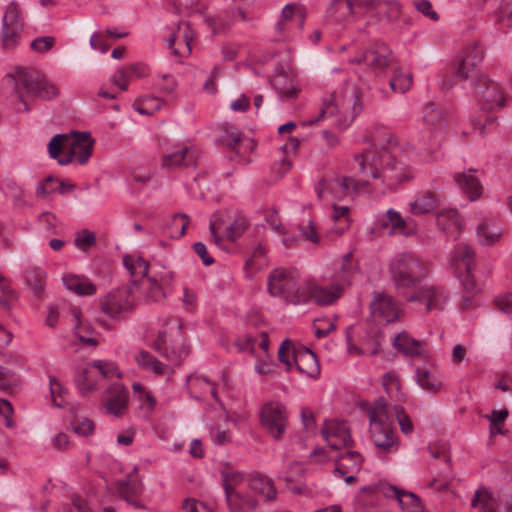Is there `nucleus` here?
I'll return each instance as SVG.
<instances>
[{
    "mask_svg": "<svg viewBox=\"0 0 512 512\" xmlns=\"http://www.w3.org/2000/svg\"><path fill=\"white\" fill-rule=\"evenodd\" d=\"M417 384L424 390L437 393L442 388L441 381L426 369H416L415 372Z\"/></svg>",
    "mask_w": 512,
    "mask_h": 512,
    "instance_id": "obj_42",
    "label": "nucleus"
},
{
    "mask_svg": "<svg viewBox=\"0 0 512 512\" xmlns=\"http://www.w3.org/2000/svg\"><path fill=\"white\" fill-rule=\"evenodd\" d=\"M266 251L264 247L257 246L252 253V256L246 261L245 269L259 270L266 264L265 259Z\"/></svg>",
    "mask_w": 512,
    "mask_h": 512,
    "instance_id": "obj_56",
    "label": "nucleus"
},
{
    "mask_svg": "<svg viewBox=\"0 0 512 512\" xmlns=\"http://www.w3.org/2000/svg\"><path fill=\"white\" fill-rule=\"evenodd\" d=\"M260 418L266 432L274 440H281L288 426L286 407L278 402H269L262 407Z\"/></svg>",
    "mask_w": 512,
    "mask_h": 512,
    "instance_id": "obj_12",
    "label": "nucleus"
},
{
    "mask_svg": "<svg viewBox=\"0 0 512 512\" xmlns=\"http://www.w3.org/2000/svg\"><path fill=\"white\" fill-rule=\"evenodd\" d=\"M393 346L406 356H420L425 346L424 342L411 338L407 333H399L393 341Z\"/></svg>",
    "mask_w": 512,
    "mask_h": 512,
    "instance_id": "obj_33",
    "label": "nucleus"
},
{
    "mask_svg": "<svg viewBox=\"0 0 512 512\" xmlns=\"http://www.w3.org/2000/svg\"><path fill=\"white\" fill-rule=\"evenodd\" d=\"M182 328L179 318L169 317L153 342V349L175 365H179L190 352L189 346L182 341Z\"/></svg>",
    "mask_w": 512,
    "mask_h": 512,
    "instance_id": "obj_7",
    "label": "nucleus"
},
{
    "mask_svg": "<svg viewBox=\"0 0 512 512\" xmlns=\"http://www.w3.org/2000/svg\"><path fill=\"white\" fill-rule=\"evenodd\" d=\"M134 285H126L110 291L100 298L101 311L112 319H120L135 307Z\"/></svg>",
    "mask_w": 512,
    "mask_h": 512,
    "instance_id": "obj_11",
    "label": "nucleus"
},
{
    "mask_svg": "<svg viewBox=\"0 0 512 512\" xmlns=\"http://www.w3.org/2000/svg\"><path fill=\"white\" fill-rule=\"evenodd\" d=\"M453 258L456 261L458 269L460 267L464 268V272L458 276L463 289L467 293L478 292L477 283L472 275L475 260L474 250L467 244H458L454 249Z\"/></svg>",
    "mask_w": 512,
    "mask_h": 512,
    "instance_id": "obj_16",
    "label": "nucleus"
},
{
    "mask_svg": "<svg viewBox=\"0 0 512 512\" xmlns=\"http://www.w3.org/2000/svg\"><path fill=\"white\" fill-rule=\"evenodd\" d=\"M307 301L312 299L318 305H331L339 299L344 291L340 284L321 286L315 283L305 282Z\"/></svg>",
    "mask_w": 512,
    "mask_h": 512,
    "instance_id": "obj_22",
    "label": "nucleus"
},
{
    "mask_svg": "<svg viewBox=\"0 0 512 512\" xmlns=\"http://www.w3.org/2000/svg\"><path fill=\"white\" fill-rule=\"evenodd\" d=\"M370 439L382 457L399 449L397 432L393 427L390 406L383 398L377 399L368 410Z\"/></svg>",
    "mask_w": 512,
    "mask_h": 512,
    "instance_id": "obj_2",
    "label": "nucleus"
},
{
    "mask_svg": "<svg viewBox=\"0 0 512 512\" xmlns=\"http://www.w3.org/2000/svg\"><path fill=\"white\" fill-rule=\"evenodd\" d=\"M92 367L97 369L104 378H112L114 376L121 378L122 376L117 364L112 361L95 360L92 363Z\"/></svg>",
    "mask_w": 512,
    "mask_h": 512,
    "instance_id": "obj_52",
    "label": "nucleus"
},
{
    "mask_svg": "<svg viewBox=\"0 0 512 512\" xmlns=\"http://www.w3.org/2000/svg\"><path fill=\"white\" fill-rule=\"evenodd\" d=\"M268 292L293 304L307 302L305 281L300 280L299 272L294 268H276L267 278Z\"/></svg>",
    "mask_w": 512,
    "mask_h": 512,
    "instance_id": "obj_6",
    "label": "nucleus"
},
{
    "mask_svg": "<svg viewBox=\"0 0 512 512\" xmlns=\"http://www.w3.org/2000/svg\"><path fill=\"white\" fill-rule=\"evenodd\" d=\"M225 498L230 512H251L257 506V500L246 489L227 492Z\"/></svg>",
    "mask_w": 512,
    "mask_h": 512,
    "instance_id": "obj_26",
    "label": "nucleus"
},
{
    "mask_svg": "<svg viewBox=\"0 0 512 512\" xmlns=\"http://www.w3.org/2000/svg\"><path fill=\"white\" fill-rule=\"evenodd\" d=\"M274 88L279 92L281 100H291L297 97L298 90L291 85V81L284 74L277 75L272 82Z\"/></svg>",
    "mask_w": 512,
    "mask_h": 512,
    "instance_id": "obj_45",
    "label": "nucleus"
},
{
    "mask_svg": "<svg viewBox=\"0 0 512 512\" xmlns=\"http://www.w3.org/2000/svg\"><path fill=\"white\" fill-rule=\"evenodd\" d=\"M135 360L145 370L153 371L159 375L166 372V366L147 351H140L135 356Z\"/></svg>",
    "mask_w": 512,
    "mask_h": 512,
    "instance_id": "obj_44",
    "label": "nucleus"
},
{
    "mask_svg": "<svg viewBox=\"0 0 512 512\" xmlns=\"http://www.w3.org/2000/svg\"><path fill=\"white\" fill-rule=\"evenodd\" d=\"M472 89L478 106L484 112H495L506 105L505 90L498 82L486 76L477 77L472 83Z\"/></svg>",
    "mask_w": 512,
    "mask_h": 512,
    "instance_id": "obj_9",
    "label": "nucleus"
},
{
    "mask_svg": "<svg viewBox=\"0 0 512 512\" xmlns=\"http://www.w3.org/2000/svg\"><path fill=\"white\" fill-rule=\"evenodd\" d=\"M293 362L297 370L308 377L315 378L320 374L317 356L308 348H298L297 353L293 355Z\"/></svg>",
    "mask_w": 512,
    "mask_h": 512,
    "instance_id": "obj_25",
    "label": "nucleus"
},
{
    "mask_svg": "<svg viewBox=\"0 0 512 512\" xmlns=\"http://www.w3.org/2000/svg\"><path fill=\"white\" fill-rule=\"evenodd\" d=\"M476 233L480 244L492 245L499 241L502 228L496 221L485 220L478 225Z\"/></svg>",
    "mask_w": 512,
    "mask_h": 512,
    "instance_id": "obj_34",
    "label": "nucleus"
},
{
    "mask_svg": "<svg viewBox=\"0 0 512 512\" xmlns=\"http://www.w3.org/2000/svg\"><path fill=\"white\" fill-rule=\"evenodd\" d=\"M386 216L393 232L404 236H411L416 233L417 225L414 220L402 217L398 211L392 208L387 210Z\"/></svg>",
    "mask_w": 512,
    "mask_h": 512,
    "instance_id": "obj_31",
    "label": "nucleus"
},
{
    "mask_svg": "<svg viewBox=\"0 0 512 512\" xmlns=\"http://www.w3.org/2000/svg\"><path fill=\"white\" fill-rule=\"evenodd\" d=\"M439 203V194L433 190L418 192L408 203V210L412 215L420 216L433 212Z\"/></svg>",
    "mask_w": 512,
    "mask_h": 512,
    "instance_id": "obj_23",
    "label": "nucleus"
},
{
    "mask_svg": "<svg viewBox=\"0 0 512 512\" xmlns=\"http://www.w3.org/2000/svg\"><path fill=\"white\" fill-rule=\"evenodd\" d=\"M446 117L443 109L434 104L428 103L423 109L422 124L424 132L427 134L425 137L429 141H433L432 146L440 144L438 137L445 126Z\"/></svg>",
    "mask_w": 512,
    "mask_h": 512,
    "instance_id": "obj_18",
    "label": "nucleus"
},
{
    "mask_svg": "<svg viewBox=\"0 0 512 512\" xmlns=\"http://www.w3.org/2000/svg\"><path fill=\"white\" fill-rule=\"evenodd\" d=\"M137 485L132 484L126 480H119L116 482V492L119 497L123 498L128 504L136 507L142 508V505L139 501L134 499V496L137 494Z\"/></svg>",
    "mask_w": 512,
    "mask_h": 512,
    "instance_id": "obj_46",
    "label": "nucleus"
},
{
    "mask_svg": "<svg viewBox=\"0 0 512 512\" xmlns=\"http://www.w3.org/2000/svg\"><path fill=\"white\" fill-rule=\"evenodd\" d=\"M195 152L188 146H180L177 150L169 153L163 157V167L174 168L180 165H193L195 164Z\"/></svg>",
    "mask_w": 512,
    "mask_h": 512,
    "instance_id": "obj_32",
    "label": "nucleus"
},
{
    "mask_svg": "<svg viewBox=\"0 0 512 512\" xmlns=\"http://www.w3.org/2000/svg\"><path fill=\"white\" fill-rule=\"evenodd\" d=\"M389 84L393 92L403 94L408 91L412 85L411 74H402L401 72L395 71Z\"/></svg>",
    "mask_w": 512,
    "mask_h": 512,
    "instance_id": "obj_51",
    "label": "nucleus"
},
{
    "mask_svg": "<svg viewBox=\"0 0 512 512\" xmlns=\"http://www.w3.org/2000/svg\"><path fill=\"white\" fill-rule=\"evenodd\" d=\"M248 487L254 492L265 496L267 500H273L276 497V489L272 480L262 474L251 476Z\"/></svg>",
    "mask_w": 512,
    "mask_h": 512,
    "instance_id": "obj_40",
    "label": "nucleus"
},
{
    "mask_svg": "<svg viewBox=\"0 0 512 512\" xmlns=\"http://www.w3.org/2000/svg\"><path fill=\"white\" fill-rule=\"evenodd\" d=\"M476 173L477 170L469 169L467 172L457 173L454 176L459 188L471 201L476 200L482 194V185Z\"/></svg>",
    "mask_w": 512,
    "mask_h": 512,
    "instance_id": "obj_27",
    "label": "nucleus"
},
{
    "mask_svg": "<svg viewBox=\"0 0 512 512\" xmlns=\"http://www.w3.org/2000/svg\"><path fill=\"white\" fill-rule=\"evenodd\" d=\"M370 311L376 320L392 323L399 318L400 309L396 300L385 292H374Z\"/></svg>",
    "mask_w": 512,
    "mask_h": 512,
    "instance_id": "obj_19",
    "label": "nucleus"
},
{
    "mask_svg": "<svg viewBox=\"0 0 512 512\" xmlns=\"http://www.w3.org/2000/svg\"><path fill=\"white\" fill-rule=\"evenodd\" d=\"M24 278L26 285L32 290L34 295L42 298L46 283L45 271L42 268L31 267L25 270Z\"/></svg>",
    "mask_w": 512,
    "mask_h": 512,
    "instance_id": "obj_36",
    "label": "nucleus"
},
{
    "mask_svg": "<svg viewBox=\"0 0 512 512\" xmlns=\"http://www.w3.org/2000/svg\"><path fill=\"white\" fill-rule=\"evenodd\" d=\"M74 244L78 249L85 251L89 247L96 244L95 234L87 229H84L81 234L76 236Z\"/></svg>",
    "mask_w": 512,
    "mask_h": 512,
    "instance_id": "obj_60",
    "label": "nucleus"
},
{
    "mask_svg": "<svg viewBox=\"0 0 512 512\" xmlns=\"http://www.w3.org/2000/svg\"><path fill=\"white\" fill-rule=\"evenodd\" d=\"M165 299V293L161 284L156 278H149L146 287V300L151 302H161Z\"/></svg>",
    "mask_w": 512,
    "mask_h": 512,
    "instance_id": "obj_54",
    "label": "nucleus"
},
{
    "mask_svg": "<svg viewBox=\"0 0 512 512\" xmlns=\"http://www.w3.org/2000/svg\"><path fill=\"white\" fill-rule=\"evenodd\" d=\"M352 63H363L376 74L382 73L393 62L390 48L381 41L373 42L361 55L350 60Z\"/></svg>",
    "mask_w": 512,
    "mask_h": 512,
    "instance_id": "obj_14",
    "label": "nucleus"
},
{
    "mask_svg": "<svg viewBox=\"0 0 512 512\" xmlns=\"http://www.w3.org/2000/svg\"><path fill=\"white\" fill-rule=\"evenodd\" d=\"M24 21L20 15V7L16 1L7 6L2 19V45L5 49L15 48L20 40Z\"/></svg>",
    "mask_w": 512,
    "mask_h": 512,
    "instance_id": "obj_13",
    "label": "nucleus"
},
{
    "mask_svg": "<svg viewBox=\"0 0 512 512\" xmlns=\"http://www.w3.org/2000/svg\"><path fill=\"white\" fill-rule=\"evenodd\" d=\"M385 139H379L374 136L373 146L369 149H365L360 154H355L351 168L357 171L358 174L369 182V179H379V173L381 166L384 164L385 158L382 157L386 153L387 148L383 146L384 141L387 144L392 143V137L388 133H384Z\"/></svg>",
    "mask_w": 512,
    "mask_h": 512,
    "instance_id": "obj_8",
    "label": "nucleus"
},
{
    "mask_svg": "<svg viewBox=\"0 0 512 512\" xmlns=\"http://www.w3.org/2000/svg\"><path fill=\"white\" fill-rule=\"evenodd\" d=\"M363 462L362 455L357 451H346L342 453L336 462L335 474L344 476L349 469L359 470Z\"/></svg>",
    "mask_w": 512,
    "mask_h": 512,
    "instance_id": "obj_39",
    "label": "nucleus"
},
{
    "mask_svg": "<svg viewBox=\"0 0 512 512\" xmlns=\"http://www.w3.org/2000/svg\"><path fill=\"white\" fill-rule=\"evenodd\" d=\"M408 302H421L428 312L441 311L449 300L447 290L439 285H420L418 289L407 295Z\"/></svg>",
    "mask_w": 512,
    "mask_h": 512,
    "instance_id": "obj_15",
    "label": "nucleus"
},
{
    "mask_svg": "<svg viewBox=\"0 0 512 512\" xmlns=\"http://www.w3.org/2000/svg\"><path fill=\"white\" fill-rule=\"evenodd\" d=\"M123 264L133 276L144 277L148 274L149 263L142 257L125 255Z\"/></svg>",
    "mask_w": 512,
    "mask_h": 512,
    "instance_id": "obj_48",
    "label": "nucleus"
},
{
    "mask_svg": "<svg viewBox=\"0 0 512 512\" xmlns=\"http://www.w3.org/2000/svg\"><path fill=\"white\" fill-rule=\"evenodd\" d=\"M382 385L387 394H391L393 390L399 391L400 383L398 375L394 371H388L383 375Z\"/></svg>",
    "mask_w": 512,
    "mask_h": 512,
    "instance_id": "obj_63",
    "label": "nucleus"
},
{
    "mask_svg": "<svg viewBox=\"0 0 512 512\" xmlns=\"http://www.w3.org/2000/svg\"><path fill=\"white\" fill-rule=\"evenodd\" d=\"M385 495L397 499L402 509H411V512H421L423 509L421 499L413 492L390 486L387 488Z\"/></svg>",
    "mask_w": 512,
    "mask_h": 512,
    "instance_id": "obj_29",
    "label": "nucleus"
},
{
    "mask_svg": "<svg viewBox=\"0 0 512 512\" xmlns=\"http://www.w3.org/2000/svg\"><path fill=\"white\" fill-rule=\"evenodd\" d=\"M358 273V265L353 259V253L349 252L342 258L340 268L337 270L336 277L338 284L343 287L351 285L354 276Z\"/></svg>",
    "mask_w": 512,
    "mask_h": 512,
    "instance_id": "obj_37",
    "label": "nucleus"
},
{
    "mask_svg": "<svg viewBox=\"0 0 512 512\" xmlns=\"http://www.w3.org/2000/svg\"><path fill=\"white\" fill-rule=\"evenodd\" d=\"M209 228L215 243L219 244L223 239V235L230 241H235L246 230L247 220L244 216L239 215L234 218L233 222L225 224L222 217L215 213L210 221Z\"/></svg>",
    "mask_w": 512,
    "mask_h": 512,
    "instance_id": "obj_17",
    "label": "nucleus"
},
{
    "mask_svg": "<svg viewBox=\"0 0 512 512\" xmlns=\"http://www.w3.org/2000/svg\"><path fill=\"white\" fill-rule=\"evenodd\" d=\"M321 433L332 449L338 450L341 447L353 445V440L345 421L326 420Z\"/></svg>",
    "mask_w": 512,
    "mask_h": 512,
    "instance_id": "obj_21",
    "label": "nucleus"
},
{
    "mask_svg": "<svg viewBox=\"0 0 512 512\" xmlns=\"http://www.w3.org/2000/svg\"><path fill=\"white\" fill-rule=\"evenodd\" d=\"M128 391L120 383H115L107 389L105 402L106 411L117 417L123 415L127 409Z\"/></svg>",
    "mask_w": 512,
    "mask_h": 512,
    "instance_id": "obj_24",
    "label": "nucleus"
},
{
    "mask_svg": "<svg viewBox=\"0 0 512 512\" xmlns=\"http://www.w3.org/2000/svg\"><path fill=\"white\" fill-rule=\"evenodd\" d=\"M222 484L225 494L244 488V475L241 472L227 469L221 472Z\"/></svg>",
    "mask_w": 512,
    "mask_h": 512,
    "instance_id": "obj_43",
    "label": "nucleus"
},
{
    "mask_svg": "<svg viewBox=\"0 0 512 512\" xmlns=\"http://www.w3.org/2000/svg\"><path fill=\"white\" fill-rule=\"evenodd\" d=\"M177 39H181V41L186 46L187 54H190L191 52V42L193 40V32L190 28L189 23H183L180 22L178 24L177 31L172 33L171 36L168 38V48L173 51V54L175 55H183L182 53H179L178 50L173 49L174 44Z\"/></svg>",
    "mask_w": 512,
    "mask_h": 512,
    "instance_id": "obj_41",
    "label": "nucleus"
},
{
    "mask_svg": "<svg viewBox=\"0 0 512 512\" xmlns=\"http://www.w3.org/2000/svg\"><path fill=\"white\" fill-rule=\"evenodd\" d=\"M357 7L356 2L353 3L351 0H333L326 10V18L341 23L347 20Z\"/></svg>",
    "mask_w": 512,
    "mask_h": 512,
    "instance_id": "obj_30",
    "label": "nucleus"
},
{
    "mask_svg": "<svg viewBox=\"0 0 512 512\" xmlns=\"http://www.w3.org/2000/svg\"><path fill=\"white\" fill-rule=\"evenodd\" d=\"M73 314L77 320V325L75 327V336L78 339V341L84 345L96 346L98 344V341L95 338L87 335L90 327L84 326L81 323V321L79 320V314H80L79 311L74 310Z\"/></svg>",
    "mask_w": 512,
    "mask_h": 512,
    "instance_id": "obj_53",
    "label": "nucleus"
},
{
    "mask_svg": "<svg viewBox=\"0 0 512 512\" xmlns=\"http://www.w3.org/2000/svg\"><path fill=\"white\" fill-rule=\"evenodd\" d=\"M297 351L298 348H296L290 340L286 339L281 343L278 349V359L281 363L285 364L287 371L292 368L294 364L293 355L297 353Z\"/></svg>",
    "mask_w": 512,
    "mask_h": 512,
    "instance_id": "obj_49",
    "label": "nucleus"
},
{
    "mask_svg": "<svg viewBox=\"0 0 512 512\" xmlns=\"http://www.w3.org/2000/svg\"><path fill=\"white\" fill-rule=\"evenodd\" d=\"M64 286L80 296H91L97 291V287L88 278L67 274L62 277Z\"/></svg>",
    "mask_w": 512,
    "mask_h": 512,
    "instance_id": "obj_28",
    "label": "nucleus"
},
{
    "mask_svg": "<svg viewBox=\"0 0 512 512\" xmlns=\"http://www.w3.org/2000/svg\"><path fill=\"white\" fill-rule=\"evenodd\" d=\"M281 19L284 21H297L300 26L303 25L305 14L301 7L296 4H287L281 14Z\"/></svg>",
    "mask_w": 512,
    "mask_h": 512,
    "instance_id": "obj_55",
    "label": "nucleus"
},
{
    "mask_svg": "<svg viewBox=\"0 0 512 512\" xmlns=\"http://www.w3.org/2000/svg\"><path fill=\"white\" fill-rule=\"evenodd\" d=\"M374 8L379 9L380 13H384L385 17L390 22L398 19L401 13L400 4L397 1L381 2L377 0Z\"/></svg>",
    "mask_w": 512,
    "mask_h": 512,
    "instance_id": "obj_50",
    "label": "nucleus"
},
{
    "mask_svg": "<svg viewBox=\"0 0 512 512\" xmlns=\"http://www.w3.org/2000/svg\"><path fill=\"white\" fill-rule=\"evenodd\" d=\"M430 271V263L411 251L397 253L389 263L392 284L402 295L418 289Z\"/></svg>",
    "mask_w": 512,
    "mask_h": 512,
    "instance_id": "obj_1",
    "label": "nucleus"
},
{
    "mask_svg": "<svg viewBox=\"0 0 512 512\" xmlns=\"http://www.w3.org/2000/svg\"><path fill=\"white\" fill-rule=\"evenodd\" d=\"M8 77L14 83V90L21 105V107L16 108L18 112L29 110L26 101L18 90L19 86H21L26 93L42 100L54 99L59 94V89L56 85L36 69L16 67L14 72L9 74Z\"/></svg>",
    "mask_w": 512,
    "mask_h": 512,
    "instance_id": "obj_4",
    "label": "nucleus"
},
{
    "mask_svg": "<svg viewBox=\"0 0 512 512\" xmlns=\"http://www.w3.org/2000/svg\"><path fill=\"white\" fill-rule=\"evenodd\" d=\"M462 56L469 57L471 65H479L484 58V50L478 43H472L464 49Z\"/></svg>",
    "mask_w": 512,
    "mask_h": 512,
    "instance_id": "obj_61",
    "label": "nucleus"
},
{
    "mask_svg": "<svg viewBox=\"0 0 512 512\" xmlns=\"http://www.w3.org/2000/svg\"><path fill=\"white\" fill-rule=\"evenodd\" d=\"M54 182L55 179L53 176L49 175L45 177V179L36 188V196L40 198H46L51 193L55 192L56 187L53 185Z\"/></svg>",
    "mask_w": 512,
    "mask_h": 512,
    "instance_id": "obj_64",
    "label": "nucleus"
},
{
    "mask_svg": "<svg viewBox=\"0 0 512 512\" xmlns=\"http://www.w3.org/2000/svg\"><path fill=\"white\" fill-rule=\"evenodd\" d=\"M19 387V377L10 369L0 365V390L12 394L16 392Z\"/></svg>",
    "mask_w": 512,
    "mask_h": 512,
    "instance_id": "obj_47",
    "label": "nucleus"
},
{
    "mask_svg": "<svg viewBox=\"0 0 512 512\" xmlns=\"http://www.w3.org/2000/svg\"><path fill=\"white\" fill-rule=\"evenodd\" d=\"M437 223L450 235H457L462 228V221L456 209H444L437 215Z\"/></svg>",
    "mask_w": 512,
    "mask_h": 512,
    "instance_id": "obj_35",
    "label": "nucleus"
},
{
    "mask_svg": "<svg viewBox=\"0 0 512 512\" xmlns=\"http://www.w3.org/2000/svg\"><path fill=\"white\" fill-rule=\"evenodd\" d=\"M93 144L89 132H73L72 138L66 134H56L48 144V152L60 165H68L75 158L84 165L92 155Z\"/></svg>",
    "mask_w": 512,
    "mask_h": 512,
    "instance_id": "obj_3",
    "label": "nucleus"
},
{
    "mask_svg": "<svg viewBox=\"0 0 512 512\" xmlns=\"http://www.w3.org/2000/svg\"><path fill=\"white\" fill-rule=\"evenodd\" d=\"M54 45H55L54 37L43 36V37H38V38L34 39L31 42L30 47L32 50H34L37 53H44V52L51 50Z\"/></svg>",
    "mask_w": 512,
    "mask_h": 512,
    "instance_id": "obj_62",
    "label": "nucleus"
},
{
    "mask_svg": "<svg viewBox=\"0 0 512 512\" xmlns=\"http://www.w3.org/2000/svg\"><path fill=\"white\" fill-rule=\"evenodd\" d=\"M333 214L332 218L335 222L340 223L339 233H342L349 226V207L348 206H338L333 204Z\"/></svg>",
    "mask_w": 512,
    "mask_h": 512,
    "instance_id": "obj_59",
    "label": "nucleus"
},
{
    "mask_svg": "<svg viewBox=\"0 0 512 512\" xmlns=\"http://www.w3.org/2000/svg\"><path fill=\"white\" fill-rule=\"evenodd\" d=\"M91 373V370L84 369L75 376V383L82 395L91 392L95 387L94 381L90 380Z\"/></svg>",
    "mask_w": 512,
    "mask_h": 512,
    "instance_id": "obj_57",
    "label": "nucleus"
},
{
    "mask_svg": "<svg viewBox=\"0 0 512 512\" xmlns=\"http://www.w3.org/2000/svg\"><path fill=\"white\" fill-rule=\"evenodd\" d=\"M225 143L230 150L236 151L237 154L252 151L255 146L251 139L245 138L243 133L236 129L226 131Z\"/></svg>",
    "mask_w": 512,
    "mask_h": 512,
    "instance_id": "obj_38",
    "label": "nucleus"
},
{
    "mask_svg": "<svg viewBox=\"0 0 512 512\" xmlns=\"http://www.w3.org/2000/svg\"><path fill=\"white\" fill-rule=\"evenodd\" d=\"M368 186L366 180H355L351 177H334L331 179H321L315 191L318 199L324 200L327 195L332 200H341L353 193H358Z\"/></svg>",
    "mask_w": 512,
    "mask_h": 512,
    "instance_id": "obj_10",
    "label": "nucleus"
},
{
    "mask_svg": "<svg viewBox=\"0 0 512 512\" xmlns=\"http://www.w3.org/2000/svg\"><path fill=\"white\" fill-rule=\"evenodd\" d=\"M362 110V102L358 90L354 86L345 89L340 99L325 102L319 115L307 121L312 125L322 119L335 117L334 124L341 129L347 128Z\"/></svg>",
    "mask_w": 512,
    "mask_h": 512,
    "instance_id": "obj_5",
    "label": "nucleus"
},
{
    "mask_svg": "<svg viewBox=\"0 0 512 512\" xmlns=\"http://www.w3.org/2000/svg\"><path fill=\"white\" fill-rule=\"evenodd\" d=\"M393 410L402 433L405 435L411 434L414 427L409 415L405 412L403 407L398 405H395Z\"/></svg>",
    "mask_w": 512,
    "mask_h": 512,
    "instance_id": "obj_58",
    "label": "nucleus"
},
{
    "mask_svg": "<svg viewBox=\"0 0 512 512\" xmlns=\"http://www.w3.org/2000/svg\"><path fill=\"white\" fill-rule=\"evenodd\" d=\"M382 157L385 160L381 166L379 179L388 188L395 189L400 183L409 178L407 168L403 163L396 161L388 150Z\"/></svg>",
    "mask_w": 512,
    "mask_h": 512,
    "instance_id": "obj_20",
    "label": "nucleus"
}]
</instances>
